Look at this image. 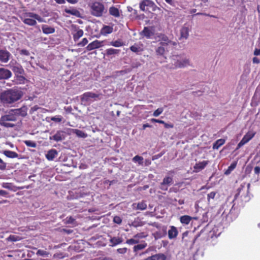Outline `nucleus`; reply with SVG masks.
I'll list each match as a JSON object with an SVG mask.
<instances>
[{
  "instance_id": "obj_19",
  "label": "nucleus",
  "mask_w": 260,
  "mask_h": 260,
  "mask_svg": "<svg viewBox=\"0 0 260 260\" xmlns=\"http://www.w3.org/2000/svg\"><path fill=\"white\" fill-rule=\"evenodd\" d=\"M113 31V26L109 25H104L101 29V34L103 36H107Z\"/></svg>"
},
{
  "instance_id": "obj_37",
  "label": "nucleus",
  "mask_w": 260,
  "mask_h": 260,
  "mask_svg": "<svg viewBox=\"0 0 260 260\" xmlns=\"http://www.w3.org/2000/svg\"><path fill=\"white\" fill-rule=\"evenodd\" d=\"M64 11L68 14H70L76 16H78L80 14L79 11L74 8L71 9H66L64 10Z\"/></svg>"
},
{
  "instance_id": "obj_58",
  "label": "nucleus",
  "mask_w": 260,
  "mask_h": 260,
  "mask_svg": "<svg viewBox=\"0 0 260 260\" xmlns=\"http://www.w3.org/2000/svg\"><path fill=\"white\" fill-rule=\"evenodd\" d=\"M8 194L9 193L7 191L4 190H0V196L7 197Z\"/></svg>"
},
{
  "instance_id": "obj_44",
  "label": "nucleus",
  "mask_w": 260,
  "mask_h": 260,
  "mask_svg": "<svg viewBox=\"0 0 260 260\" xmlns=\"http://www.w3.org/2000/svg\"><path fill=\"white\" fill-rule=\"evenodd\" d=\"M147 237V235L144 232L138 233L134 236V238L136 239H143Z\"/></svg>"
},
{
  "instance_id": "obj_64",
  "label": "nucleus",
  "mask_w": 260,
  "mask_h": 260,
  "mask_svg": "<svg viewBox=\"0 0 260 260\" xmlns=\"http://www.w3.org/2000/svg\"><path fill=\"white\" fill-rule=\"evenodd\" d=\"M253 54L255 56L260 55V49L255 48Z\"/></svg>"
},
{
  "instance_id": "obj_53",
  "label": "nucleus",
  "mask_w": 260,
  "mask_h": 260,
  "mask_svg": "<svg viewBox=\"0 0 260 260\" xmlns=\"http://www.w3.org/2000/svg\"><path fill=\"white\" fill-rule=\"evenodd\" d=\"M113 221L116 223L120 224L122 222V219L119 216H116L113 218Z\"/></svg>"
},
{
  "instance_id": "obj_16",
  "label": "nucleus",
  "mask_w": 260,
  "mask_h": 260,
  "mask_svg": "<svg viewBox=\"0 0 260 260\" xmlns=\"http://www.w3.org/2000/svg\"><path fill=\"white\" fill-rule=\"evenodd\" d=\"M158 41L161 46H167L170 42L168 37L165 34H160L158 36Z\"/></svg>"
},
{
  "instance_id": "obj_33",
  "label": "nucleus",
  "mask_w": 260,
  "mask_h": 260,
  "mask_svg": "<svg viewBox=\"0 0 260 260\" xmlns=\"http://www.w3.org/2000/svg\"><path fill=\"white\" fill-rule=\"evenodd\" d=\"M147 246V243H146L145 241H144L143 243L137 244L133 247V251L134 252H136L139 250H142L144 248H145Z\"/></svg>"
},
{
  "instance_id": "obj_43",
  "label": "nucleus",
  "mask_w": 260,
  "mask_h": 260,
  "mask_svg": "<svg viewBox=\"0 0 260 260\" xmlns=\"http://www.w3.org/2000/svg\"><path fill=\"white\" fill-rule=\"evenodd\" d=\"M24 143L27 146L32 148H36L37 147V144L30 140H25L24 141Z\"/></svg>"
},
{
  "instance_id": "obj_21",
  "label": "nucleus",
  "mask_w": 260,
  "mask_h": 260,
  "mask_svg": "<svg viewBox=\"0 0 260 260\" xmlns=\"http://www.w3.org/2000/svg\"><path fill=\"white\" fill-rule=\"evenodd\" d=\"M107 45L112 46L115 47H120L125 45L124 42L121 39H117L115 41H112L108 42Z\"/></svg>"
},
{
  "instance_id": "obj_1",
  "label": "nucleus",
  "mask_w": 260,
  "mask_h": 260,
  "mask_svg": "<svg viewBox=\"0 0 260 260\" xmlns=\"http://www.w3.org/2000/svg\"><path fill=\"white\" fill-rule=\"evenodd\" d=\"M23 96V92L20 89H8L1 93L0 102L4 105L9 106L20 100Z\"/></svg>"
},
{
  "instance_id": "obj_51",
  "label": "nucleus",
  "mask_w": 260,
  "mask_h": 260,
  "mask_svg": "<svg viewBox=\"0 0 260 260\" xmlns=\"http://www.w3.org/2000/svg\"><path fill=\"white\" fill-rule=\"evenodd\" d=\"M88 42V41L87 39V38H84L82 40V41L81 42H80L79 43H78L77 45L78 46L84 47L86 44H87Z\"/></svg>"
},
{
  "instance_id": "obj_17",
  "label": "nucleus",
  "mask_w": 260,
  "mask_h": 260,
  "mask_svg": "<svg viewBox=\"0 0 260 260\" xmlns=\"http://www.w3.org/2000/svg\"><path fill=\"white\" fill-rule=\"evenodd\" d=\"M25 16L27 17H30L34 18L35 20H37L40 22H45V20L43 18H42L40 15L32 12L26 13L25 14Z\"/></svg>"
},
{
  "instance_id": "obj_46",
  "label": "nucleus",
  "mask_w": 260,
  "mask_h": 260,
  "mask_svg": "<svg viewBox=\"0 0 260 260\" xmlns=\"http://www.w3.org/2000/svg\"><path fill=\"white\" fill-rule=\"evenodd\" d=\"M36 254L39 256H48L49 253L45 250L39 249L37 251Z\"/></svg>"
},
{
  "instance_id": "obj_5",
  "label": "nucleus",
  "mask_w": 260,
  "mask_h": 260,
  "mask_svg": "<svg viewBox=\"0 0 260 260\" xmlns=\"http://www.w3.org/2000/svg\"><path fill=\"white\" fill-rule=\"evenodd\" d=\"M16 120L17 118L15 114L10 113L1 117L0 124L7 127H12L15 126V124L10 123V122L15 121Z\"/></svg>"
},
{
  "instance_id": "obj_48",
  "label": "nucleus",
  "mask_w": 260,
  "mask_h": 260,
  "mask_svg": "<svg viewBox=\"0 0 260 260\" xmlns=\"http://www.w3.org/2000/svg\"><path fill=\"white\" fill-rule=\"evenodd\" d=\"M164 109L162 108H158L154 111L153 115L155 117H157L162 113Z\"/></svg>"
},
{
  "instance_id": "obj_55",
  "label": "nucleus",
  "mask_w": 260,
  "mask_h": 260,
  "mask_svg": "<svg viewBox=\"0 0 260 260\" xmlns=\"http://www.w3.org/2000/svg\"><path fill=\"white\" fill-rule=\"evenodd\" d=\"M127 249L126 247L118 248L117 251L119 253L124 254L127 252Z\"/></svg>"
},
{
  "instance_id": "obj_31",
  "label": "nucleus",
  "mask_w": 260,
  "mask_h": 260,
  "mask_svg": "<svg viewBox=\"0 0 260 260\" xmlns=\"http://www.w3.org/2000/svg\"><path fill=\"white\" fill-rule=\"evenodd\" d=\"M4 154L9 158H14L18 157L17 153L10 150H5L4 151Z\"/></svg>"
},
{
  "instance_id": "obj_35",
  "label": "nucleus",
  "mask_w": 260,
  "mask_h": 260,
  "mask_svg": "<svg viewBox=\"0 0 260 260\" xmlns=\"http://www.w3.org/2000/svg\"><path fill=\"white\" fill-rule=\"evenodd\" d=\"M15 80L16 83L19 84H24L27 81L26 79L22 75L15 76Z\"/></svg>"
},
{
  "instance_id": "obj_8",
  "label": "nucleus",
  "mask_w": 260,
  "mask_h": 260,
  "mask_svg": "<svg viewBox=\"0 0 260 260\" xmlns=\"http://www.w3.org/2000/svg\"><path fill=\"white\" fill-rule=\"evenodd\" d=\"M250 184H247V188L246 190H244L245 188V183H243L237 189V193L235 196V199H238L239 197L241 198L246 197L248 193V190L250 187Z\"/></svg>"
},
{
  "instance_id": "obj_23",
  "label": "nucleus",
  "mask_w": 260,
  "mask_h": 260,
  "mask_svg": "<svg viewBox=\"0 0 260 260\" xmlns=\"http://www.w3.org/2000/svg\"><path fill=\"white\" fill-rule=\"evenodd\" d=\"M76 32L73 34V39L75 42L77 41L84 34V31L82 29H80L79 27L76 29Z\"/></svg>"
},
{
  "instance_id": "obj_27",
  "label": "nucleus",
  "mask_w": 260,
  "mask_h": 260,
  "mask_svg": "<svg viewBox=\"0 0 260 260\" xmlns=\"http://www.w3.org/2000/svg\"><path fill=\"white\" fill-rule=\"evenodd\" d=\"M22 21L24 24L29 26H35L37 24L36 20L35 19L30 17H24L22 19Z\"/></svg>"
},
{
  "instance_id": "obj_39",
  "label": "nucleus",
  "mask_w": 260,
  "mask_h": 260,
  "mask_svg": "<svg viewBox=\"0 0 260 260\" xmlns=\"http://www.w3.org/2000/svg\"><path fill=\"white\" fill-rule=\"evenodd\" d=\"M2 186L3 188H7L11 190H13L14 188V186L13 183L8 182H4L2 183Z\"/></svg>"
},
{
  "instance_id": "obj_24",
  "label": "nucleus",
  "mask_w": 260,
  "mask_h": 260,
  "mask_svg": "<svg viewBox=\"0 0 260 260\" xmlns=\"http://www.w3.org/2000/svg\"><path fill=\"white\" fill-rule=\"evenodd\" d=\"M57 154L56 150L52 149L49 150L46 154V157L48 160H52Z\"/></svg>"
},
{
  "instance_id": "obj_6",
  "label": "nucleus",
  "mask_w": 260,
  "mask_h": 260,
  "mask_svg": "<svg viewBox=\"0 0 260 260\" xmlns=\"http://www.w3.org/2000/svg\"><path fill=\"white\" fill-rule=\"evenodd\" d=\"M256 132L253 130L249 131L244 136L241 141L238 144L236 150H238L244 145L248 143L255 135Z\"/></svg>"
},
{
  "instance_id": "obj_32",
  "label": "nucleus",
  "mask_w": 260,
  "mask_h": 260,
  "mask_svg": "<svg viewBox=\"0 0 260 260\" xmlns=\"http://www.w3.org/2000/svg\"><path fill=\"white\" fill-rule=\"evenodd\" d=\"M181 37L186 39L189 35V28L187 27L183 26L180 30Z\"/></svg>"
},
{
  "instance_id": "obj_3",
  "label": "nucleus",
  "mask_w": 260,
  "mask_h": 260,
  "mask_svg": "<svg viewBox=\"0 0 260 260\" xmlns=\"http://www.w3.org/2000/svg\"><path fill=\"white\" fill-rule=\"evenodd\" d=\"M104 5L99 2L93 3L90 7L91 14L96 17H102L105 12Z\"/></svg>"
},
{
  "instance_id": "obj_38",
  "label": "nucleus",
  "mask_w": 260,
  "mask_h": 260,
  "mask_svg": "<svg viewBox=\"0 0 260 260\" xmlns=\"http://www.w3.org/2000/svg\"><path fill=\"white\" fill-rule=\"evenodd\" d=\"M73 131L74 133L75 134L79 137L85 138L87 137V134L81 130L75 129H74Z\"/></svg>"
},
{
  "instance_id": "obj_45",
  "label": "nucleus",
  "mask_w": 260,
  "mask_h": 260,
  "mask_svg": "<svg viewBox=\"0 0 260 260\" xmlns=\"http://www.w3.org/2000/svg\"><path fill=\"white\" fill-rule=\"evenodd\" d=\"M237 163L236 162H233L232 163L229 167L228 170L225 172V174H229L230 173V172L233 171L236 167Z\"/></svg>"
},
{
  "instance_id": "obj_54",
  "label": "nucleus",
  "mask_w": 260,
  "mask_h": 260,
  "mask_svg": "<svg viewBox=\"0 0 260 260\" xmlns=\"http://www.w3.org/2000/svg\"><path fill=\"white\" fill-rule=\"evenodd\" d=\"M20 54L25 56H29L30 55L29 52L26 49H22L20 51Z\"/></svg>"
},
{
  "instance_id": "obj_14",
  "label": "nucleus",
  "mask_w": 260,
  "mask_h": 260,
  "mask_svg": "<svg viewBox=\"0 0 260 260\" xmlns=\"http://www.w3.org/2000/svg\"><path fill=\"white\" fill-rule=\"evenodd\" d=\"M109 13L110 15L115 18H119L120 16V10L118 8L114 6L109 8Z\"/></svg>"
},
{
  "instance_id": "obj_26",
  "label": "nucleus",
  "mask_w": 260,
  "mask_h": 260,
  "mask_svg": "<svg viewBox=\"0 0 260 260\" xmlns=\"http://www.w3.org/2000/svg\"><path fill=\"white\" fill-rule=\"evenodd\" d=\"M42 31L45 34H51L55 32V28L47 25H42Z\"/></svg>"
},
{
  "instance_id": "obj_22",
  "label": "nucleus",
  "mask_w": 260,
  "mask_h": 260,
  "mask_svg": "<svg viewBox=\"0 0 260 260\" xmlns=\"http://www.w3.org/2000/svg\"><path fill=\"white\" fill-rule=\"evenodd\" d=\"M166 256L164 254L158 253L148 257L146 260H166Z\"/></svg>"
},
{
  "instance_id": "obj_4",
  "label": "nucleus",
  "mask_w": 260,
  "mask_h": 260,
  "mask_svg": "<svg viewBox=\"0 0 260 260\" xmlns=\"http://www.w3.org/2000/svg\"><path fill=\"white\" fill-rule=\"evenodd\" d=\"M179 56H173L171 59V64H168L167 67L170 69H175L177 68H181L189 65V60L188 59H184L182 61L178 59Z\"/></svg>"
},
{
  "instance_id": "obj_57",
  "label": "nucleus",
  "mask_w": 260,
  "mask_h": 260,
  "mask_svg": "<svg viewBox=\"0 0 260 260\" xmlns=\"http://www.w3.org/2000/svg\"><path fill=\"white\" fill-rule=\"evenodd\" d=\"M6 168V163L4 162L2 160V162H0V170H4Z\"/></svg>"
},
{
  "instance_id": "obj_30",
  "label": "nucleus",
  "mask_w": 260,
  "mask_h": 260,
  "mask_svg": "<svg viewBox=\"0 0 260 260\" xmlns=\"http://www.w3.org/2000/svg\"><path fill=\"white\" fill-rule=\"evenodd\" d=\"M225 140L223 139H220L216 140L213 144V149H218L220 147L225 143Z\"/></svg>"
},
{
  "instance_id": "obj_29",
  "label": "nucleus",
  "mask_w": 260,
  "mask_h": 260,
  "mask_svg": "<svg viewBox=\"0 0 260 260\" xmlns=\"http://www.w3.org/2000/svg\"><path fill=\"white\" fill-rule=\"evenodd\" d=\"M62 132L61 131H57L54 135L50 136L49 139L51 140H53L56 142H58L62 140Z\"/></svg>"
},
{
  "instance_id": "obj_60",
  "label": "nucleus",
  "mask_w": 260,
  "mask_h": 260,
  "mask_svg": "<svg viewBox=\"0 0 260 260\" xmlns=\"http://www.w3.org/2000/svg\"><path fill=\"white\" fill-rule=\"evenodd\" d=\"M254 172L255 174L259 175L260 173V167L256 166L254 169Z\"/></svg>"
},
{
  "instance_id": "obj_18",
  "label": "nucleus",
  "mask_w": 260,
  "mask_h": 260,
  "mask_svg": "<svg viewBox=\"0 0 260 260\" xmlns=\"http://www.w3.org/2000/svg\"><path fill=\"white\" fill-rule=\"evenodd\" d=\"M178 234V230L174 226H171L170 229L168 231V237L170 239H172L177 237Z\"/></svg>"
},
{
  "instance_id": "obj_40",
  "label": "nucleus",
  "mask_w": 260,
  "mask_h": 260,
  "mask_svg": "<svg viewBox=\"0 0 260 260\" xmlns=\"http://www.w3.org/2000/svg\"><path fill=\"white\" fill-rule=\"evenodd\" d=\"M132 160L135 162H138V164L140 165L143 164V157L139 155H136L133 158Z\"/></svg>"
},
{
  "instance_id": "obj_12",
  "label": "nucleus",
  "mask_w": 260,
  "mask_h": 260,
  "mask_svg": "<svg viewBox=\"0 0 260 260\" xmlns=\"http://www.w3.org/2000/svg\"><path fill=\"white\" fill-rule=\"evenodd\" d=\"M209 164V161L204 160L198 163H196L193 166L194 171L195 172H199L200 171L203 170Z\"/></svg>"
},
{
  "instance_id": "obj_34",
  "label": "nucleus",
  "mask_w": 260,
  "mask_h": 260,
  "mask_svg": "<svg viewBox=\"0 0 260 260\" xmlns=\"http://www.w3.org/2000/svg\"><path fill=\"white\" fill-rule=\"evenodd\" d=\"M191 219L192 217L189 215H183L180 218L181 223L185 224H188Z\"/></svg>"
},
{
  "instance_id": "obj_2",
  "label": "nucleus",
  "mask_w": 260,
  "mask_h": 260,
  "mask_svg": "<svg viewBox=\"0 0 260 260\" xmlns=\"http://www.w3.org/2000/svg\"><path fill=\"white\" fill-rule=\"evenodd\" d=\"M140 10L147 13H151L156 10H160L155 4L151 0H143L139 4Z\"/></svg>"
},
{
  "instance_id": "obj_56",
  "label": "nucleus",
  "mask_w": 260,
  "mask_h": 260,
  "mask_svg": "<svg viewBox=\"0 0 260 260\" xmlns=\"http://www.w3.org/2000/svg\"><path fill=\"white\" fill-rule=\"evenodd\" d=\"M151 121L152 122H156V123H161V124H163L164 125L165 124V121H163V120H159V119H155V118H152L151 119Z\"/></svg>"
},
{
  "instance_id": "obj_63",
  "label": "nucleus",
  "mask_w": 260,
  "mask_h": 260,
  "mask_svg": "<svg viewBox=\"0 0 260 260\" xmlns=\"http://www.w3.org/2000/svg\"><path fill=\"white\" fill-rule=\"evenodd\" d=\"M39 108H40V107L38 106L35 105L34 107H32V108H31L30 111L32 113H33L35 111H37Z\"/></svg>"
},
{
  "instance_id": "obj_49",
  "label": "nucleus",
  "mask_w": 260,
  "mask_h": 260,
  "mask_svg": "<svg viewBox=\"0 0 260 260\" xmlns=\"http://www.w3.org/2000/svg\"><path fill=\"white\" fill-rule=\"evenodd\" d=\"M139 242V240H135V239L132 238L129 239H127L126 241V243L129 245H134L136 244H138Z\"/></svg>"
},
{
  "instance_id": "obj_7",
  "label": "nucleus",
  "mask_w": 260,
  "mask_h": 260,
  "mask_svg": "<svg viewBox=\"0 0 260 260\" xmlns=\"http://www.w3.org/2000/svg\"><path fill=\"white\" fill-rule=\"evenodd\" d=\"M106 40L99 41L95 40L90 43L86 47L87 51H91L92 50L98 49L104 46V43L106 42Z\"/></svg>"
},
{
  "instance_id": "obj_25",
  "label": "nucleus",
  "mask_w": 260,
  "mask_h": 260,
  "mask_svg": "<svg viewBox=\"0 0 260 260\" xmlns=\"http://www.w3.org/2000/svg\"><path fill=\"white\" fill-rule=\"evenodd\" d=\"M12 71L14 73L15 76L24 74V70L20 65L14 66L12 68Z\"/></svg>"
},
{
  "instance_id": "obj_15",
  "label": "nucleus",
  "mask_w": 260,
  "mask_h": 260,
  "mask_svg": "<svg viewBox=\"0 0 260 260\" xmlns=\"http://www.w3.org/2000/svg\"><path fill=\"white\" fill-rule=\"evenodd\" d=\"M173 182V178L171 177L166 176L165 177L162 182L160 183V185L161 186V188L162 189H164L165 190H167L168 189V187L166 186V188H164L165 186H168L170 185L171 183Z\"/></svg>"
},
{
  "instance_id": "obj_50",
  "label": "nucleus",
  "mask_w": 260,
  "mask_h": 260,
  "mask_svg": "<svg viewBox=\"0 0 260 260\" xmlns=\"http://www.w3.org/2000/svg\"><path fill=\"white\" fill-rule=\"evenodd\" d=\"M75 221V219L72 216H69L65 219L64 223L66 224H72Z\"/></svg>"
},
{
  "instance_id": "obj_9",
  "label": "nucleus",
  "mask_w": 260,
  "mask_h": 260,
  "mask_svg": "<svg viewBox=\"0 0 260 260\" xmlns=\"http://www.w3.org/2000/svg\"><path fill=\"white\" fill-rule=\"evenodd\" d=\"M141 36L147 39H150L154 35V29L153 27L145 26L143 30L140 33Z\"/></svg>"
},
{
  "instance_id": "obj_42",
  "label": "nucleus",
  "mask_w": 260,
  "mask_h": 260,
  "mask_svg": "<svg viewBox=\"0 0 260 260\" xmlns=\"http://www.w3.org/2000/svg\"><path fill=\"white\" fill-rule=\"evenodd\" d=\"M147 208V205L144 202L142 201L140 203H138L137 204V209L141 210H145Z\"/></svg>"
},
{
  "instance_id": "obj_13",
  "label": "nucleus",
  "mask_w": 260,
  "mask_h": 260,
  "mask_svg": "<svg viewBox=\"0 0 260 260\" xmlns=\"http://www.w3.org/2000/svg\"><path fill=\"white\" fill-rule=\"evenodd\" d=\"M101 95V94H96L92 92H86L83 94V99L86 101L90 99H94V100H96V99H100Z\"/></svg>"
},
{
  "instance_id": "obj_11",
  "label": "nucleus",
  "mask_w": 260,
  "mask_h": 260,
  "mask_svg": "<svg viewBox=\"0 0 260 260\" xmlns=\"http://www.w3.org/2000/svg\"><path fill=\"white\" fill-rule=\"evenodd\" d=\"M12 75V73L9 70L0 68V80L9 79Z\"/></svg>"
},
{
  "instance_id": "obj_52",
  "label": "nucleus",
  "mask_w": 260,
  "mask_h": 260,
  "mask_svg": "<svg viewBox=\"0 0 260 260\" xmlns=\"http://www.w3.org/2000/svg\"><path fill=\"white\" fill-rule=\"evenodd\" d=\"M216 192L214 191L211 192L207 195V199L209 201L210 199H213L215 198Z\"/></svg>"
},
{
  "instance_id": "obj_41",
  "label": "nucleus",
  "mask_w": 260,
  "mask_h": 260,
  "mask_svg": "<svg viewBox=\"0 0 260 260\" xmlns=\"http://www.w3.org/2000/svg\"><path fill=\"white\" fill-rule=\"evenodd\" d=\"M164 46L158 47L156 50V53L157 55H164L165 52Z\"/></svg>"
},
{
  "instance_id": "obj_62",
  "label": "nucleus",
  "mask_w": 260,
  "mask_h": 260,
  "mask_svg": "<svg viewBox=\"0 0 260 260\" xmlns=\"http://www.w3.org/2000/svg\"><path fill=\"white\" fill-rule=\"evenodd\" d=\"M252 62L253 63H256V64H258L260 62V60L259 58H258L257 57H254L253 58H252Z\"/></svg>"
},
{
  "instance_id": "obj_28",
  "label": "nucleus",
  "mask_w": 260,
  "mask_h": 260,
  "mask_svg": "<svg viewBox=\"0 0 260 260\" xmlns=\"http://www.w3.org/2000/svg\"><path fill=\"white\" fill-rule=\"evenodd\" d=\"M122 241L123 239L120 237H113L110 239V242L111 243V246L112 247L121 244Z\"/></svg>"
},
{
  "instance_id": "obj_10",
  "label": "nucleus",
  "mask_w": 260,
  "mask_h": 260,
  "mask_svg": "<svg viewBox=\"0 0 260 260\" xmlns=\"http://www.w3.org/2000/svg\"><path fill=\"white\" fill-rule=\"evenodd\" d=\"M11 53L6 50L0 49V61L7 63L10 59Z\"/></svg>"
},
{
  "instance_id": "obj_61",
  "label": "nucleus",
  "mask_w": 260,
  "mask_h": 260,
  "mask_svg": "<svg viewBox=\"0 0 260 260\" xmlns=\"http://www.w3.org/2000/svg\"><path fill=\"white\" fill-rule=\"evenodd\" d=\"M164 126L166 128H173L174 127V125L172 123H167L165 122Z\"/></svg>"
},
{
  "instance_id": "obj_20",
  "label": "nucleus",
  "mask_w": 260,
  "mask_h": 260,
  "mask_svg": "<svg viewBox=\"0 0 260 260\" xmlns=\"http://www.w3.org/2000/svg\"><path fill=\"white\" fill-rule=\"evenodd\" d=\"M13 111L15 115L17 114L24 117L27 115V108L25 106L22 107L19 109H14Z\"/></svg>"
},
{
  "instance_id": "obj_59",
  "label": "nucleus",
  "mask_w": 260,
  "mask_h": 260,
  "mask_svg": "<svg viewBox=\"0 0 260 260\" xmlns=\"http://www.w3.org/2000/svg\"><path fill=\"white\" fill-rule=\"evenodd\" d=\"M51 120L55 122H60L61 121L62 119L61 118L58 117H53L51 118Z\"/></svg>"
},
{
  "instance_id": "obj_47",
  "label": "nucleus",
  "mask_w": 260,
  "mask_h": 260,
  "mask_svg": "<svg viewBox=\"0 0 260 260\" xmlns=\"http://www.w3.org/2000/svg\"><path fill=\"white\" fill-rule=\"evenodd\" d=\"M129 48L132 51L135 53H138L140 51H142L140 47H138V46L136 44L131 46Z\"/></svg>"
},
{
  "instance_id": "obj_36",
  "label": "nucleus",
  "mask_w": 260,
  "mask_h": 260,
  "mask_svg": "<svg viewBox=\"0 0 260 260\" xmlns=\"http://www.w3.org/2000/svg\"><path fill=\"white\" fill-rule=\"evenodd\" d=\"M119 49H114L112 48H109L106 50V53L107 56L112 55L118 54L120 52Z\"/></svg>"
}]
</instances>
